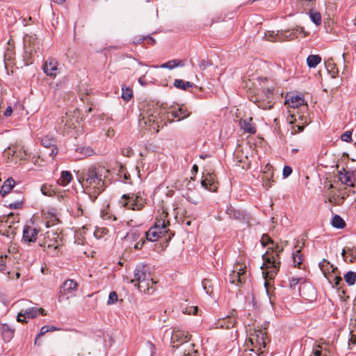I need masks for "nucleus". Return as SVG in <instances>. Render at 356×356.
Wrapping results in <instances>:
<instances>
[{
    "label": "nucleus",
    "instance_id": "obj_1",
    "mask_svg": "<svg viewBox=\"0 0 356 356\" xmlns=\"http://www.w3.org/2000/svg\"><path fill=\"white\" fill-rule=\"evenodd\" d=\"M261 242L263 245L268 243L273 245V246L268 248L266 253L262 255L264 262L261 266L263 277L265 280L264 286L266 291L269 296V300L270 303H272L269 289L270 281L275 278L279 271L280 266L279 253L281 252L283 249H279L277 244L274 245L273 241L267 235H263Z\"/></svg>",
    "mask_w": 356,
    "mask_h": 356
},
{
    "label": "nucleus",
    "instance_id": "obj_2",
    "mask_svg": "<svg viewBox=\"0 0 356 356\" xmlns=\"http://www.w3.org/2000/svg\"><path fill=\"white\" fill-rule=\"evenodd\" d=\"M109 173V170L102 166H90L86 172H83V179L86 187L92 186L99 194L104 190V178Z\"/></svg>",
    "mask_w": 356,
    "mask_h": 356
},
{
    "label": "nucleus",
    "instance_id": "obj_3",
    "mask_svg": "<svg viewBox=\"0 0 356 356\" xmlns=\"http://www.w3.org/2000/svg\"><path fill=\"white\" fill-rule=\"evenodd\" d=\"M131 282L137 286L141 292H149L150 285L154 282L151 278L148 267L145 265H138L134 270V279Z\"/></svg>",
    "mask_w": 356,
    "mask_h": 356
},
{
    "label": "nucleus",
    "instance_id": "obj_4",
    "mask_svg": "<svg viewBox=\"0 0 356 356\" xmlns=\"http://www.w3.org/2000/svg\"><path fill=\"white\" fill-rule=\"evenodd\" d=\"M118 203L121 207L139 211L144 207L146 200L138 195L130 193L124 194Z\"/></svg>",
    "mask_w": 356,
    "mask_h": 356
},
{
    "label": "nucleus",
    "instance_id": "obj_5",
    "mask_svg": "<svg viewBox=\"0 0 356 356\" xmlns=\"http://www.w3.org/2000/svg\"><path fill=\"white\" fill-rule=\"evenodd\" d=\"M273 91L269 88L262 90L256 98V102L259 108L262 109H270L274 104Z\"/></svg>",
    "mask_w": 356,
    "mask_h": 356
},
{
    "label": "nucleus",
    "instance_id": "obj_6",
    "mask_svg": "<svg viewBox=\"0 0 356 356\" xmlns=\"http://www.w3.org/2000/svg\"><path fill=\"white\" fill-rule=\"evenodd\" d=\"M78 283L72 279H68L65 280L60 289V296L58 298V301L61 302V299L63 297L66 296V298L68 299L69 296H72L77 291L78 289Z\"/></svg>",
    "mask_w": 356,
    "mask_h": 356
},
{
    "label": "nucleus",
    "instance_id": "obj_7",
    "mask_svg": "<svg viewBox=\"0 0 356 356\" xmlns=\"http://www.w3.org/2000/svg\"><path fill=\"white\" fill-rule=\"evenodd\" d=\"M40 314L44 316V310L36 307H31L22 311L18 314L17 321L18 322H26V319H31L36 318Z\"/></svg>",
    "mask_w": 356,
    "mask_h": 356
},
{
    "label": "nucleus",
    "instance_id": "obj_8",
    "mask_svg": "<svg viewBox=\"0 0 356 356\" xmlns=\"http://www.w3.org/2000/svg\"><path fill=\"white\" fill-rule=\"evenodd\" d=\"M58 65L57 60L50 57L44 61L42 70L47 76L55 77L59 73Z\"/></svg>",
    "mask_w": 356,
    "mask_h": 356
},
{
    "label": "nucleus",
    "instance_id": "obj_9",
    "mask_svg": "<svg viewBox=\"0 0 356 356\" xmlns=\"http://www.w3.org/2000/svg\"><path fill=\"white\" fill-rule=\"evenodd\" d=\"M41 145L47 149L46 154L54 158L58 152L56 140L52 137L44 136L41 139Z\"/></svg>",
    "mask_w": 356,
    "mask_h": 356
},
{
    "label": "nucleus",
    "instance_id": "obj_10",
    "mask_svg": "<svg viewBox=\"0 0 356 356\" xmlns=\"http://www.w3.org/2000/svg\"><path fill=\"white\" fill-rule=\"evenodd\" d=\"M227 213L229 215L230 218L238 220L247 225H249L250 216L248 213H246L241 210H237L232 207L227 209Z\"/></svg>",
    "mask_w": 356,
    "mask_h": 356
},
{
    "label": "nucleus",
    "instance_id": "obj_11",
    "mask_svg": "<svg viewBox=\"0 0 356 356\" xmlns=\"http://www.w3.org/2000/svg\"><path fill=\"white\" fill-rule=\"evenodd\" d=\"M24 201V195L21 192L13 191L8 195L7 202L10 209H19Z\"/></svg>",
    "mask_w": 356,
    "mask_h": 356
},
{
    "label": "nucleus",
    "instance_id": "obj_12",
    "mask_svg": "<svg viewBox=\"0 0 356 356\" xmlns=\"http://www.w3.org/2000/svg\"><path fill=\"white\" fill-rule=\"evenodd\" d=\"M168 113L172 118H177L178 121L184 120L191 115V112L188 111V108L184 105H177L174 106L168 112Z\"/></svg>",
    "mask_w": 356,
    "mask_h": 356
},
{
    "label": "nucleus",
    "instance_id": "obj_13",
    "mask_svg": "<svg viewBox=\"0 0 356 356\" xmlns=\"http://www.w3.org/2000/svg\"><path fill=\"white\" fill-rule=\"evenodd\" d=\"M216 179V177L213 173L207 172L203 176V179L201 181V185L203 188L209 191H216L218 186Z\"/></svg>",
    "mask_w": 356,
    "mask_h": 356
},
{
    "label": "nucleus",
    "instance_id": "obj_14",
    "mask_svg": "<svg viewBox=\"0 0 356 356\" xmlns=\"http://www.w3.org/2000/svg\"><path fill=\"white\" fill-rule=\"evenodd\" d=\"M245 267L234 270L229 275V280L231 284H238L244 283L246 280Z\"/></svg>",
    "mask_w": 356,
    "mask_h": 356
},
{
    "label": "nucleus",
    "instance_id": "obj_15",
    "mask_svg": "<svg viewBox=\"0 0 356 356\" xmlns=\"http://www.w3.org/2000/svg\"><path fill=\"white\" fill-rule=\"evenodd\" d=\"M38 230L33 227L26 225L23 229L22 238L24 242L33 243L36 241Z\"/></svg>",
    "mask_w": 356,
    "mask_h": 356
},
{
    "label": "nucleus",
    "instance_id": "obj_16",
    "mask_svg": "<svg viewBox=\"0 0 356 356\" xmlns=\"http://www.w3.org/2000/svg\"><path fill=\"white\" fill-rule=\"evenodd\" d=\"M191 335L188 334V332H185L184 331H173L171 341L173 343V346H178V344L175 345V342H178L179 343H184L191 340Z\"/></svg>",
    "mask_w": 356,
    "mask_h": 356
},
{
    "label": "nucleus",
    "instance_id": "obj_17",
    "mask_svg": "<svg viewBox=\"0 0 356 356\" xmlns=\"http://www.w3.org/2000/svg\"><path fill=\"white\" fill-rule=\"evenodd\" d=\"M15 329L4 323L0 325V334L5 342H9L14 337Z\"/></svg>",
    "mask_w": 356,
    "mask_h": 356
},
{
    "label": "nucleus",
    "instance_id": "obj_18",
    "mask_svg": "<svg viewBox=\"0 0 356 356\" xmlns=\"http://www.w3.org/2000/svg\"><path fill=\"white\" fill-rule=\"evenodd\" d=\"M285 103L291 108H298L305 104V99L301 95H290L286 97Z\"/></svg>",
    "mask_w": 356,
    "mask_h": 356
},
{
    "label": "nucleus",
    "instance_id": "obj_19",
    "mask_svg": "<svg viewBox=\"0 0 356 356\" xmlns=\"http://www.w3.org/2000/svg\"><path fill=\"white\" fill-rule=\"evenodd\" d=\"M239 124L241 129L244 131L245 133L248 134H255L257 131L256 127L254 124L252 123V118H246L244 119H241L239 122Z\"/></svg>",
    "mask_w": 356,
    "mask_h": 356
},
{
    "label": "nucleus",
    "instance_id": "obj_20",
    "mask_svg": "<svg viewBox=\"0 0 356 356\" xmlns=\"http://www.w3.org/2000/svg\"><path fill=\"white\" fill-rule=\"evenodd\" d=\"M339 179L342 184L348 186H354L355 175L353 172L345 171L343 174L340 172Z\"/></svg>",
    "mask_w": 356,
    "mask_h": 356
},
{
    "label": "nucleus",
    "instance_id": "obj_21",
    "mask_svg": "<svg viewBox=\"0 0 356 356\" xmlns=\"http://www.w3.org/2000/svg\"><path fill=\"white\" fill-rule=\"evenodd\" d=\"M164 234L162 231L156 227H150L145 233L146 239L151 242L156 241L161 236Z\"/></svg>",
    "mask_w": 356,
    "mask_h": 356
},
{
    "label": "nucleus",
    "instance_id": "obj_22",
    "mask_svg": "<svg viewBox=\"0 0 356 356\" xmlns=\"http://www.w3.org/2000/svg\"><path fill=\"white\" fill-rule=\"evenodd\" d=\"M15 184V181L13 178H8L3 183V184L1 188V191H0V194L3 197L8 195L10 194V193L13 192L11 191V189L14 187Z\"/></svg>",
    "mask_w": 356,
    "mask_h": 356
},
{
    "label": "nucleus",
    "instance_id": "obj_23",
    "mask_svg": "<svg viewBox=\"0 0 356 356\" xmlns=\"http://www.w3.org/2000/svg\"><path fill=\"white\" fill-rule=\"evenodd\" d=\"M341 254L346 262L353 263L356 260V249L349 248L343 249Z\"/></svg>",
    "mask_w": 356,
    "mask_h": 356
},
{
    "label": "nucleus",
    "instance_id": "obj_24",
    "mask_svg": "<svg viewBox=\"0 0 356 356\" xmlns=\"http://www.w3.org/2000/svg\"><path fill=\"white\" fill-rule=\"evenodd\" d=\"M236 322V319L233 316H227L225 318L219 320L217 325L222 328L229 329L234 327Z\"/></svg>",
    "mask_w": 356,
    "mask_h": 356
},
{
    "label": "nucleus",
    "instance_id": "obj_25",
    "mask_svg": "<svg viewBox=\"0 0 356 356\" xmlns=\"http://www.w3.org/2000/svg\"><path fill=\"white\" fill-rule=\"evenodd\" d=\"M142 118L140 119V124L143 122L145 125L152 126L154 124H158V119L156 115L154 114H143Z\"/></svg>",
    "mask_w": 356,
    "mask_h": 356
},
{
    "label": "nucleus",
    "instance_id": "obj_26",
    "mask_svg": "<svg viewBox=\"0 0 356 356\" xmlns=\"http://www.w3.org/2000/svg\"><path fill=\"white\" fill-rule=\"evenodd\" d=\"M72 179V175L70 171L63 170L60 173V177L58 179L57 183L63 186H65L70 183Z\"/></svg>",
    "mask_w": 356,
    "mask_h": 356
},
{
    "label": "nucleus",
    "instance_id": "obj_27",
    "mask_svg": "<svg viewBox=\"0 0 356 356\" xmlns=\"http://www.w3.org/2000/svg\"><path fill=\"white\" fill-rule=\"evenodd\" d=\"M298 34H303L304 36H306L307 35V33L305 31L303 27L298 26L296 29H293L291 31H286L285 37L289 40H292L296 38Z\"/></svg>",
    "mask_w": 356,
    "mask_h": 356
},
{
    "label": "nucleus",
    "instance_id": "obj_28",
    "mask_svg": "<svg viewBox=\"0 0 356 356\" xmlns=\"http://www.w3.org/2000/svg\"><path fill=\"white\" fill-rule=\"evenodd\" d=\"M265 335L266 333H264L263 331L257 330L255 332L254 334L252 335V337L250 339V341L252 344L253 341L255 340L259 346H263L265 347Z\"/></svg>",
    "mask_w": 356,
    "mask_h": 356
},
{
    "label": "nucleus",
    "instance_id": "obj_29",
    "mask_svg": "<svg viewBox=\"0 0 356 356\" xmlns=\"http://www.w3.org/2000/svg\"><path fill=\"white\" fill-rule=\"evenodd\" d=\"M184 65V63L182 60L174 59V60H169L167 63H163L161 65V67L172 70L176 67H183Z\"/></svg>",
    "mask_w": 356,
    "mask_h": 356
},
{
    "label": "nucleus",
    "instance_id": "obj_30",
    "mask_svg": "<svg viewBox=\"0 0 356 356\" xmlns=\"http://www.w3.org/2000/svg\"><path fill=\"white\" fill-rule=\"evenodd\" d=\"M193 86H195L194 83L190 82V81H185L182 79H175L174 81V86L176 87L178 89H181L186 90L189 88H192Z\"/></svg>",
    "mask_w": 356,
    "mask_h": 356
},
{
    "label": "nucleus",
    "instance_id": "obj_31",
    "mask_svg": "<svg viewBox=\"0 0 356 356\" xmlns=\"http://www.w3.org/2000/svg\"><path fill=\"white\" fill-rule=\"evenodd\" d=\"M321 61V57L319 55H309L307 58V64L310 68L316 67Z\"/></svg>",
    "mask_w": 356,
    "mask_h": 356
},
{
    "label": "nucleus",
    "instance_id": "obj_32",
    "mask_svg": "<svg viewBox=\"0 0 356 356\" xmlns=\"http://www.w3.org/2000/svg\"><path fill=\"white\" fill-rule=\"evenodd\" d=\"M58 123L61 125V127H63L64 129H71L74 125V122H72V120L70 118L68 113H66L65 116H62Z\"/></svg>",
    "mask_w": 356,
    "mask_h": 356
},
{
    "label": "nucleus",
    "instance_id": "obj_33",
    "mask_svg": "<svg viewBox=\"0 0 356 356\" xmlns=\"http://www.w3.org/2000/svg\"><path fill=\"white\" fill-rule=\"evenodd\" d=\"M213 282H216V281L210 279H204L202 280L203 289L208 295H212L213 292Z\"/></svg>",
    "mask_w": 356,
    "mask_h": 356
},
{
    "label": "nucleus",
    "instance_id": "obj_34",
    "mask_svg": "<svg viewBox=\"0 0 356 356\" xmlns=\"http://www.w3.org/2000/svg\"><path fill=\"white\" fill-rule=\"evenodd\" d=\"M319 267L325 277L327 276V273H329L330 269H332V272L334 271L333 266L330 264V261L325 259L319 263Z\"/></svg>",
    "mask_w": 356,
    "mask_h": 356
},
{
    "label": "nucleus",
    "instance_id": "obj_35",
    "mask_svg": "<svg viewBox=\"0 0 356 356\" xmlns=\"http://www.w3.org/2000/svg\"><path fill=\"white\" fill-rule=\"evenodd\" d=\"M325 65L327 70L331 75L332 78H336L339 73V70L336 65L332 62V60H328L325 63Z\"/></svg>",
    "mask_w": 356,
    "mask_h": 356
},
{
    "label": "nucleus",
    "instance_id": "obj_36",
    "mask_svg": "<svg viewBox=\"0 0 356 356\" xmlns=\"http://www.w3.org/2000/svg\"><path fill=\"white\" fill-rule=\"evenodd\" d=\"M121 97L124 101L129 102L133 97L132 89L126 86H122Z\"/></svg>",
    "mask_w": 356,
    "mask_h": 356
},
{
    "label": "nucleus",
    "instance_id": "obj_37",
    "mask_svg": "<svg viewBox=\"0 0 356 356\" xmlns=\"http://www.w3.org/2000/svg\"><path fill=\"white\" fill-rule=\"evenodd\" d=\"M332 225L337 229H342L346 226L343 219L339 215H335L332 220Z\"/></svg>",
    "mask_w": 356,
    "mask_h": 356
},
{
    "label": "nucleus",
    "instance_id": "obj_38",
    "mask_svg": "<svg viewBox=\"0 0 356 356\" xmlns=\"http://www.w3.org/2000/svg\"><path fill=\"white\" fill-rule=\"evenodd\" d=\"M170 225V222L168 220H157V221L155 222L154 226L153 227H156L159 229V230L162 231L163 234L167 232V227Z\"/></svg>",
    "mask_w": 356,
    "mask_h": 356
},
{
    "label": "nucleus",
    "instance_id": "obj_39",
    "mask_svg": "<svg viewBox=\"0 0 356 356\" xmlns=\"http://www.w3.org/2000/svg\"><path fill=\"white\" fill-rule=\"evenodd\" d=\"M344 280L348 285H354L356 281V273L351 270L348 271L344 275Z\"/></svg>",
    "mask_w": 356,
    "mask_h": 356
},
{
    "label": "nucleus",
    "instance_id": "obj_40",
    "mask_svg": "<svg viewBox=\"0 0 356 356\" xmlns=\"http://www.w3.org/2000/svg\"><path fill=\"white\" fill-rule=\"evenodd\" d=\"M309 17L316 26H319L321 24V15L319 12L310 10Z\"/></svg>",
    "mask_w": 356,
    "mask_h": 356
},
{
    "label": "nucleus",
    "instance_id": "obj_41",
    "mask_svg": "<svg viewBox=\"0 0 356 356\" xmlns=\"http://www.w3.org/2000/svg\"><path fill=\"white\" fill-rule=\"evenodd\" d=\"M302 255L300 252V250H296L293 253V261L295 266H300L302 262Z\"/></svg>",
    "mask_w": 356,
    "mask_h": 356
},
{
    "label": "nucleus",
    "instance_id": "obj_42",
    "mask_svg": "<svg viewBox=\"0 0 356 356\" xmlns=\"http://www.w3.org/2000/svg\"><path fill=\"white\" fill-rule=\"evenodd\" d=\"M181 312L186 314H196L198 310V307L197 306H188V305H181Z\"/></svg>",
    "mask_w": 356,
    "mask_h": 356
},
{
    "label": "nucleus",
    "instance_id": "obj_43",
    "mask_svg": "<svg viewBox=\"0 0 356 356\" xmlns=\"http://www.w3.org/2000/svg\"><path fill=\"white\" fill-rule=\"evenodd\" d=\"M46 251L47 254L51 256H55L58 253V245L56 244L55 243L52 244H48Z\"/></svg>",
    "mask_w": 356,
    "mask_h": 356
},
{
    "label": "nucleus",
    "instance_id": "obj_44",
    "mask_svg": "<svg viewBox=\"0 0 356 356\" xmlns=\"http://www.w3.org/2000/svg\"><path fill=\"white\" fill-rule=\"evenodd\" d=\"M76 150L84 156H90L95 154L94 150L90 147H78Z\"/></svg>",
    "mask_w": 356,
    "mask_h": 356
},
{
    "label": "nucleus",
    "instance_id": "obj_45",
    "mask_svg": "<svg viewBox=\"0 0 356 356\" xmlns=\"http://www.w3.org/2000/svg\"><path fill=\"white\" fill-rule=\"evenodd\" d=\"M118 296L115 291H111L109 293L107 305H111L118 302Z\"/></svg>",
    "mask_w": 356,
    "mask_h": 356
},
{
    "label": "nucleus",
    "instance_id": "obj_46",
    "mask_svg": "<svg viewBox=\"0 0 356 356\" xmlns=\"http://www.w3.org/2000/svg\"><path fill=\"white\" fill-rule=\"evenodd\" d=\"M7 254H4L3 253L0 254V272H3L6 269V259L7 258Z\"/></svg>",
    "mask_w": 356,
    "mask_h": 356
},
{
    "label": "nucleus",
    "instance_id": "obj_47",
    "mask_svg": "<svg viewBox=\"0 0 356 356\" xmlns=\"http://www.w3.org/2000/svg\"><path fill=\"white\" fill-rule=\"evenodd\" d=\"M211 65V63L208 60H200L198 63V67L200 70H204L208 67L209 66Z\"/></svg>",
    "mask_w": 356,
    "mask_h": 356
},
{
    "label": "nucleus",
    "instance_id": "obj_48",
    "mask_svg": "<svg viewBox=\"0 0 356 356\" xmlns=\"http://www.w3.org/2000/svg\"><path fill=\"white\" fill-rule=\"evenodd\" d=\"M140 234L137 230H131L127 233V236L128 238L136 240L140 237Z\"/></svg>",
    "mask_w": 356,
    "mask_h": 356
},
{
    "label": "nucleus",
    "instance_id": "obj_49",
    "mask_svg": "<svg viewBox=\"0 0 356 356\" xmlns=\"http://www.w3.org/2000/svg\"><path fill=\"white\" fill-rule=\"evenodd\" d=\"M341 138L343 141L350 142L352 140V132L350 131H347L344 132L341 136Z\"/></svg>",
    "mask_w": 356,
    "mask_h": 356
},
{
    "label": "nucleus",
    "instance_id": "obj_50",
    "mask_svg": "<svg viewBox=\"0 0 356 356\" xmlns=\"http://www.w3.org/2000/svg\"><path fill=\"white\" fill-rule=\"evenodd\" d=\"M292 168L289 165H284L282 171V176L284 178H287L292 173Z\"/></svg>",
    "mask_w": 356,
    "mask_h": 356
},
{
    "label": "nucleus",
    "instance_id": "obj_51",
    "mask_svg": "<svg viewBox=\"0 0 356 356\" xmlns=\"http://www.w3.org/2000/svg\"><path fill=\"white\" fill-rule=\"evenodd\" d=\"M344 197H340L337 199L334 195H332L329 197V202L334 203L336 204H340L343 202Z\"/></svg>",
    "mask_w": 356,
    "mask_h": 356
},
{
    "label": "nucleus",
    "instance_id": "obj_52",
    "mask_svg": "<svg viewBox=\"0 0 356 356\" xmlns=\"http://www.w3.org/2000/svg\"><path fill=\"white\" fill-rule=\"evenodd\" d=\"M317 347L318 349L313 350V356H323V354L322 353V346L319 344Z\"/></svg>",
    "mask_w": 356,
    "mask_h": 356
},
{
    "label": "nucleus",
    "instance_id": "obj_53",
    "mask_svg": "<svg viewBox=\"0 0 356 356\" xmlns=\"http://www.w3.org/2000/svg\"><path fill=\"white\" fill-rule=\"evenodd\" d=\"M41 192L43 195H51V193H49V188L47 185L45 184H43L42 186H41Z\"/></svg>",
    "mask_w": 356,
    "mask_h": 356
},
{
    "label": "nucleus",
    "instance_id": "obj_54",
    "mask_svg": "<svg viewBox=\"0 0 356 356\" xmlns=\"http://www.w3.org/2000/svg\"><path fill=\"white\" fill-rule=\"evenodd\" d=\"M48 332H49V325H44V326H42L41 327V329H40V332L38 334V337L44 335V334L47 333Z\"/></svg>",
    "mask_w": 356,
    "mask_h": 356
},
{
    "label": "nucleus",
    "instance_id": "obj_55",
    "mask_svg": "<svg viewBox=\"0 0 356 356\" xmlns=\"http://www.w3.org/2000/svg\"><path fill=\"white\" fill-rule=\"evenodd\" d=\"M300 280V278L292 277L290 280V286L295 287L297 284H298Z\"/></svg>",
    "mask_w": 356,
    "mask_h": 356
},
{
    "label": "nucleus",
    "instance_id": "obj_56",
    "mask_svg": "<svg viewBox=\"0 0 356 356\" xmlns=\"http://www.w3.org/2000/svg\"><path fill=\"white\" fill-rule=\"evenodd\" d=\"M266 180H264L263 186L268 188L271 186L270 181H273V180H271V178L269 177H266Z\"/></svg>",
    "mask_w": 356,
    "mask_h": 356
},
{
    "label": "nucleus",
    "instance_id": "obj_57",
    "mask_svg": "<svg viewBox=\"0 0 356 356\" xmlns=\"http://www.w3.org/2000/svg\"><path fill=\"white\" fill-rule=\"evenodd\" d=\"M342 282V278L340 276H335L333 280V282L335 286H338Z\"/></svg>",
    "mask_w": 356,
    "mask_h": 356
},
{
    "label": "nucleus",
    "instance_id": "obj_58",
    "mask_svg": "<svg viewBox=\"0 0 356 356\" xmlns=\"http://www.w3.org/2000/svg\"><path fill=\"white\" fill-rule=\"evenodd\" d=\"M13 113V108L11 106H8L4 111V115L6 117L10 116Z\"/></svg>",
    "mask_w": 356,
    "mask_h": 356
},
{
    "label": "nucleus",
    "instance_id": "obj_59",
    "mask_svg": "<svg viewBox=\"0 0 356 356\" xmlns=\"http://www.w3.org/2000/svg\"><path fill=\"white\" fill-rule=\"evenodd\" d=\"M186 200H187L188 202H191V203H193V204H198V200H195V199L193 198L192 197H191V196H190V195H187V196L186 197Z\"/></svg>",
    "mask_w": 356,
    "mask_h": 356
},
{
    "label": "nucleus",
    "instance_id": "obj_60",
    "mask_svg": "<svg viewBox=\"0 0 356 356\" xmlns=\"http://www.w3.org/2000/svg\"><path fill=\"white\" fill-rule=\"evenodd\" d=\"M138 81L143 86H145L147 85V82L145 81V77L143 76L139 77Z\"/></svg>",
    "mask_w": 356,
    "mask_h": 356
},
{
    "label": "nucleus",
    "instance_id": "obj_61",
    "mask_svg": "<svg viewBox=\"0 0 356 356\" xmlns=\"http://www.w3.org/2000/svg\"><path fill=\"white\" fill-rule=\"evenodd\" d=\"M145 243V241H142L141 242H138L135 244L134 248L136 250L141 249Z\"/></svg>",
    "mask_w": 356,
    "mask_h": 356
},
{
    "label": "nucleus",
    "instance_id": "obj_62",
    "mask_svg": "<svg viewBox=\"0 0 356 356\" xmlns=\"http://www.w3.org/2000/svg\"><path fill=\"white\" fill-rule=\"evenodd\" d=\"M49 332L56 331V330H60V328H58L55 326L49 325Z\"/></svg>",
    "mask_w": 356,
    "mask_h": 356
},
{
    "label": "nucleus",
    "instance_id": "obj_63",
    "mask_svg": "<svg viewBox=\"0 0 356 356\" xmlns=\"http://www.w3.org/2000/svg\"><path fill=\"white\" fill-rule=\"evenodd\" d=\"M350 341L353 344H356V337L354 334H352V337H351V339H350Z\"/></svg>",
    "mask_w": 356,
    "mask_h": 356
},
{
    "label": "nucleus",
    "instance_id": "obj_64",
    "mask_svg": "<svg viewBox=\"0 0 356 356\" xmlns=\"http://www.w3.org/2000/svg\"><path fill=\"white\" fill-rule=\"evenodd\" d=\"M209 154H201V155L200 156V159H205L206 158H207V157H209Z\"/></svg>",
    "mask_w": 356,
    "mask_h": 356
}]
</instances>
